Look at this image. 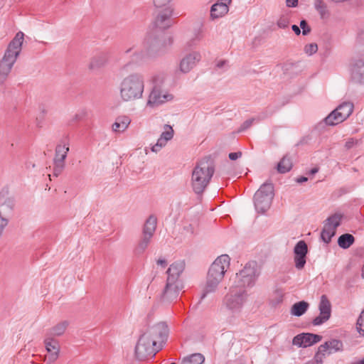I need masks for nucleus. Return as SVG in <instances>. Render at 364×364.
Here are the masks:
<instances>
[{
    "label": "nucleus",
    "mask_w": 364,
    "mask_h": 364,
    "mask_svg": "<svg viewBox=\"0 0 364 364\" xmlns=\"http://www.w3.org/2000/svg\"><path fill=\"white\" fill-rule=\"evenodd\" d=\"M256 267L255 262L247 263L244 268L236 274L232 285L243 289L254 286L258 276Z\"/></svg>",
    "instance_id": "7"
},
{
    "label": "nucleus",
    "mask_w": 364,
    "mask_h": 364,
    "mask_svg": "<svg viewBox=\"0 0 364 364\" xmlns=\"http://www.w3.org/2000/svg\"><path fill=\"white\" fill-rule=\"evenodd\" d=\"M183 288L181 282H171L166 281V286L161 294V299L164 301L171 302L176 299Z\"/></svg>",
    "instance_id": "19"
},
{
    "label": "nucleus",
    "mask_w": 364,
    "mask_h": 364,
    "mask_svg": "<svg viewBox=\"0 0 364 364\" xmlns=\"http://www.w3.org/2000/svg\"><path fill=\"white\" fill-rule=\"evenodd\" d=\"M317 50H318V46L315 43L307 44L304 47V51L309 55H311L316 53L317 52Z\"/></svg>",
    "instance_id": "39"
},
{
    "label": "nucleus",
    "mask_w": 364,
    "mask_h": 364,
    "mask_svg": "<svg viewBox=\"0 0 364 364\" xmlns=\"http://www.w3.org/2000/svg\"><path fill=\"white\" fill-rule=\"evenodd\" d=\"M132 48H129L128 50H126V53H129L131 50H132Z\"/></svg>",
    "instance_id": "59"
},
{
    "label": "nucleus",
    "mask_w": 364,
    "mask_h": 364,
    "mask_svg": "<svg viewBox=\"0 0 364 364\" xmlns=\"http://www.w3.org/2000/svg\"><path fill=\"white\" fill-rule=\"evenodd\" d=\"M360 364H364V358L360 360Z\"/></svg>",
    "instance_id": "58"
},
{
    "label": "nucleus",
    "mask_w": 364,
    "mask_h": 364,
    "mask_svg": "<svg viewBox=\"0 0 364 364\" xmlns=\"http://www.w3.org/2000/svg\"><path fill=\"white\" fill-rule=\"evenodd\" d=\"M214 173L215 163L210 156L203 158L196 164L191 176V186L195 193L203 194Z\"/></svg>",
    "instance_id": "1"
},
{
    "label": "nucleus",
    "mask_w": 364,
    "mask_h": 364,
    "mask_svg": "<svg viewBox=\"0 0 364 364\" xmlns=\"http://www.w3.org/2000/svg\"><path fill=\"white\" fill-rule=\"evenodd\" d=\"M335 234V230L331 229V227L324 225L321 233V237L325 243L328 244Z\"/></svg>",
    "instance_id": "35"
},
{
    "label": "nucleus",
    "mask_w": 364,
    "mask_h": 364,
    "mask_svg": "<svg viewBox=\"0 0 364 364\" xmlns=\"http://www.w3.org/2000/svg\"><path fill=\"white\" fill-rule=\"evenodd\" d=\"M157 264L162 266L163 267H166L167 265V262L165 259H159L156 261Z\"/></svg>",
    "instance_id": "51"
},
{
    "label": "nucleus",
    "mask_w": 364,
    "mask_h": 364,
    "mask_svg": "<svg viewBox=\"0 0 364 364\" xmlns=\"http://www.w3.org/2000/svg\"><path fill=\"white\" fill-rule=\"evenodd\" d=\"M68 326L69 322L68 321H63L48 329L46 337L60 336L64 334Z\"/></svg>",
    "instance_id": "26"
},
{
    "label": "nucleus",
    "mask_w": 364,
    "mask_h": 364,
    "mask_svg": "<svg viewBox=\"0 0 364 364\" xmlns=\"http://www.w3.org/2000/svg\"><path fill=\"white\" fill-rule=\"evenodd\" d=\"M173 39L168 37V40L164 38L160 34L149 33L146 38V43L149 50L154 52H159L171 45Z\"/></svg>",
    "instance_id": "14"
},
{
    "label": "nucleus",
    "mask_w": 364,
    "mask_h": 364,
    "mask_svg": "<svg viewBox=\"0 0 364 364\" xmlns=\"http://www.w3.org/2000/svg\"><path fill=\"white\" fill-rule=\"evenodd\" d=\"M289 18L285 16H281L277 21V26L281 28H287L289 26Z\"/></svg>",
    "instance_id": "43"
},
{
    "label": "nucleus",
    "mask_w": 364,
    "mask_h": 364,
    "mask_svg": "<svg viewBox=\"0 0 364 364\" xmlns=\"http://www.w3.org/2000/svg\"><path fill=\"white\" fill-rule=\"evenodd\" d=\"M228 63V61H227V60H220V61H219V62L217 63V65H217V67H218V68H223L225 65H226V63Z\"/></svg>",
    "instance_id": "53"
},
{
    "label": "nucleus",
    "mask_w": 364,
    "mask_h": 364,
    "mask_svg": "<svg viewBox=\"0 0 364 364\" xmlns=\"http://www.w3.org/2000/svg\"><path fill=\"white\" fill-rule=\"evenodd\" d=\"M300 28L302 30V35L303 36H307L311 33V28L309 26L307 21L304 19L301 20L300 21Z\"/></svg>",
    "instance_id": "41"
},
{
    "label": "nucleus",
    "mask_w": 364,
    "mask_h": 364,
    "mask_svg": "<svg viewBox=\"0 0 364 364\" xmlns=\"http://www.w3.org/2000/svg\"><path fill=\"white\" fill-rule=\"evenodd\" d=\"M354 105L352 102H344L332 111L323 121L326 125L334 126L345 121L353 113Z\"/></svg>",
    "instance_id": "10"
},
{
    "label": "nucleus",
    "mask_w": 364,
    "mask_h": 364,
    "mask_svg": "<svg viewBox=\"0 0 364 364\" xmlns=\"http://www.w3.org/2000/svg\"><path fill=\"white\" fill-rule=\"evenodd\" d=\"M355 237L350 233H344L338 237V245L342 249L349 248L355 242Z\"/></svg>",
    "instance_id": "30"
},
{
    "label": "nucleus",
    "mask_w": 364,
    "mask_h": 364,
    "mask_svg": "<svg viewBox=\"0 0 364 364\" xmlns=\"http://www.w3.org/2000/svg\"><path fill=\"white\" fill-rule=\"evenodd\" d=\"M292 168V162L288 156H284L277 164V171L280 173L289 172Z\"/></svg>",
    "instance_id": "33"
},
{
    "label": "nucleus",
    "mask_w": 364,
    "mask_h": 364,
    "mask_svg": "<svg viewBox=\"0 0 364 364\" xmlns=\"http://www.w3.org/2000/svg\"><path fill=\"white\" fill-rule=\"evenodd\" d=\"M108 61V58L106 55L102 54L92 58L89 68L91 70H98L104 67Z\"/></svg>",
    "instance_id": "31"
},
{
    "label": "nucleus",
    "mask_w": 364,
    "mask_h": 364,
    "mask_svg": "<svg viewBox=\"0 0 364 364\" xmlns=\"http://www.w3.org/2000/svg\"><path fill=\"white\" fill-rule=\"evenodd\" d=\"M162 345L154 346L152 340L146 333L140 336L136 346L135 356L138 360H144L149 356H154L161 349Z\"/></svg>",
    "instance_id": "9"
},
{
    "label": "nucleus",
    "mask_w": 364,
    "mask_h": 364,
    "mask_svg": "<svg viewBox=\"0 0 364 364\" xmlns=\"http://www.w3.org/2000/svg\"><path fill=\"white\" fill-rule=\"evenodd\" d=\"M274 185L271 181L264 183L254 196V205L257 213H264L269 209L274 196Z\"/></svg>",
    "instance_id": "6"
},
{
    "label": "nucleus",
    "mask_w": 364,
    "mask_h": 364,
    "mask_svg": "<svg viewBox=\"0 0 364 364\" xmlns=\"http://www.w3.org/2000/svg\"><path fill=\"white\" fill-rule=\"evenodd\" d=\"M308 181V178L306 176H301L296 179V181L299 183H301Z\"/></svg>",
    "instance_id": "52"
},
{
    "label": "nucleus",
    "mask_w": 364,
    "mask_h": 364,
    "mask_svg": "<svg viewBox=\"0 0 364 364\" xmlns=\"http://www.w3.org/2000/svg\"><path fill=\"white\" fill-rule=\"evenodd\" d=\"M119 95L123 102H134L143 96L144 78L140 73H132L124 77L119 84Z\"/></svg>",
    "instance_id": "4"
},
{
    "label": "nucleus",
    "mask_w": 364,
    "mask_h": 364,
    "mask_svg": "<svg viewBox=\"0 0 364 364\" xmlns=\"http://www.w3.org/2000/svg\"><path fill=\"white\" fill-rule=\"evenodd\" d=\"M254 119H249L245 121L240 127V131H244L250 127L254 122Z\"/></svg>",
    "instance_id": "45"
},
{
    "label": "nucleus",
    "mask_w": 364,
    "mask_h": 364,
    "mask_svg": "<svg viewBox=\"0 0 364 364\" xmlns=\"http://www.w3.org/2000/svg\"><path fill=\"white\" fill-rule=\"evenodd\" d=\"M353 364H360V361L359 362H357V363H354Z\"/></svg>",
    "instance_id": "60"
},
{
    "label": "nucleus",
    "mask_w": 364,
    "mask_h": 364,
    "mask_svg": "<svg viewBox=\"0 0 364 364\" xmlns=\"http://www.w3.org/2000/svg\"><path fill=\"white\" fill-rule=\"evenodd\" d=\"M341 215L335 213L326 220L324 225L331 227V229L336 230L341 224Z\"/></svg>",
    "instance_id": "34"
},
{
    "label": "nucleus",
    "mask_w": 364,
    "mask_h": 364,
    "mask_svg": "<svg viewBox=\"0 0 364 364\" xmlns=\"http://www.w3.org/2000/svg\"><path fill=\"white\" fill-rule=\"evenodd\" d=\"M44 344L47 352L49 353L46 358L48 363H54L59 357L60 344L58 340L51 337H46Z\"/></svg>",
    "instance_id": "20"
},
{
    "label": "nucleus",
    "mask_w": 364,
    "mask_h": 364,
    "mask_svg": "<svg viewBox=\"0 0 364 364\" xmlns=\"http://www.w3.org/2000/svg\"><path fill=\"white\" fill-rule=\"evenodd\" d=\"M185 262L180 260L172 263L166 271L167 279L171 282H181L180 276L185 269Z\"/></svg>",
    "instance_id": "23"
},
{
    "label": "nucleus",
    "mask_w": 364,
    "mask_h": 364,
    "mask_svg": "<svg viewBox=\"0 0 364 364\" xmlns=\"http://www.w3.org/2000/svg\"><path fill=\"white\" fill-rule=\"evenodd\" d=\"M319 315L314 318L312 324L319 326L326 322L331 315V304L326 295H322L318 306Z\"/></svg>",
    "instance_id": "15"
},
{
    "label": "nucleus",
    "mask_w": 364,
    "mask_h": 364,
    "mask_svg": "<svg viewBox=\"0 0 364 364\" xmlns=\"http://www.w3.org/2000/svg\"><path fill=\"white\" fill-rule=\"evenodd\" d=\"M358 142V140L354 139L353 138H350L346 142L345 147L346 149H350L356 145Z\"/></svg>",
    "instance_id": "46"
},
{
    "label": "nucleus",
    "mask_w": 364,
    "mask_h": 364,
    "mask_svg": "<svg viewBox=\"0 0 364 364\" xmlns=\"http://www.w3.org/2000/svg\"><path fill=\"white\" fill-rule=\"evenodd\" d=\"M350 80L356 84H364V61L355 60L350 65Z\"/></svg>",
    "instance_id": "21"
},
{
    "label": "nucleus",
    "mask_w": 364,
    "mask_h": 364,
    "mask_svg": "<svg viewBox=\"0 0 364 364\" xmlns=\"http://www.w3.org/2000/svg\"><path fill=\"white\" fill-rule=\"evenodd\" d=\"M318 171V168L315 167L310 170L309 174L314 175V174L316 173Z\"/></svg>",
    "instance_id": "55"
},
{
    "label": "nucleus",
    "mask_w": 364,
    "mask_h": 364,
    "mask_svg": "<svg viewBox=\"0 0 364 364\" xmlns=\"http://www.w3.org/2000/svg\"><path fill=\"white\" fill-rule=\"evenodd\" d=\"M164 81V77L161 75H155L152 77L153 87L149 96L147 105L151 106L159 105L173 99L172 95L163 92L162 85Z\"/></svg>",
    "instance_id": "8"
},
{
    "label": "nucleus",
    "mask_w": 364,
    "mask_h": 364,
    "mask_svg": "<svg viewBox=\"0 0 364 364\" xmlns=\"http://www.w3.org/2000/svg\"><path fill=\"white\" fill-rule=\"evenodd\" d=\"M204 361V355L196 353L183 358L180 364H203Z\"/></svg>",
    "instance_id": "32"
},
{
    "label": "nucleus",
    "mask_w": 364,
    "mask_h": 364,
    "mask_svg": "<svg viewBox=\"0 0 364 364\" xmlns=\"http://www.w3.org/2000/svg\"><path fill=\"white\" fill-rule=\"evenodd\" d=\"M171 1V0H154V4L156 8H164L168 6L167 4Z\"/></svg>",
    "instance_id": "44"
},
{
    "label": "nucleus",
    "mask_w": 364,
    "mask_h": 364,
    "mask_svg": "<svg viewBox=\"0 0 364 364\" xmlns=\"http://www.w3.org/2000/svg\"><path fill=\"white\" fill-rule=\"evenodd\" d=\"M231 3V0H220L214 4L210 9V16L213 18H218L223 16L228 11V4Z\"/></svg>",
    "instance_id": "25"
},
{
    "label": "nucleus",
    "mask_w": 364,
    "mask_h": 364,
    "mask_svg": "<svg viewBox=\"0 0 364 364\" xmlns=\"http://www.w3.org/2000/svg\"><path fill=\"white\" fill-rule=\"evenodd\" d=\"M69 151V146L67 144H58L55 150L53 163L65 164V160Z\"/></svg>",
    "instance_id": "27"
},
{
    "label": "nucleus",
    "mask_w": 364,
    "mask_h": 364,
    "mask_svg": "<svg viewBox=\"0 0 364 364\" xmlns=\"http://www.w3.org/2000/svg\"><path fill=\"white\" fill-rule=\"evenodd\" d=\"M357 329L360 335L364 336V310L361 312L357 320Z\"/></svg>",
    "instance_id": "38"
},
{
    "label": "nucleus",
    "mask_w": 364,
    "mask_h": 364,
    "mask_svg": "<svg viewBox=\"0 0 364 364\" xmlns=\"http://www.w3.org/2000/svg\"><path fill=\"white\" fill-rule=\"evenodd\" d=\"M343 343L338 339H331V341H326L323 344L318 347V351L315 355L317 362H321L323 357L325 355L326 352L333 353L343 350Z\"/></svg>",
    "instance_id": "16"
},
{
    "label": "nucleus",
    "mask_w": 364,
    "mask_h": 364,
    "mask_svg": "<svg viewBox=\"0 0 364 364\" xmlns=\"http://www.w3.org/2000/svg\"><path fill=\"white\" fill-rule=\"evenodd\" d=\"M309 304L305 301L295 303L291 308V314L295 316H301L306 313Z\"/></svg>",
    "instance_id": "29"
},
{
    "label": "nucleus",
    "mask_w": 364,
    "mask_h": 364,
    "mask_svg": "<svg viewBox=\"0 0 364 364\" xmlns=\"http://www.w3.org/2000/svg\"><path fill=\"white\" fill-rule=\"evenodd\" d=\"M242 156L241 151L231 152L229 154L228 157L230 160L235 161Z\"/></svg>",
    "instance_id": "47"
},
{
    "label": "nucleus",
    "mask_w": 364,
    "mask_h": 364,
    "mask_svg": "<svg viewBox=\"0 0 364 364\" xmlns=\"http://www.w3.org/2000/svg\"><path fill=\"white\" fill-rule=\"evenodd\" d=\"M157 225V219L156 218L151 215L146 220L143 231H142V237L139 240L137 246L134 250V252L136 255H141L144 253L145 250L147 248L151 237H153Z\"/></svg>",
    "instance_id": "11"
},
{
    "label": "nucleus",
    "mask_w": 364,
    "mask_h": 364,
    "mask_svg": "<svg viewBox=\"0 0 364 364\" xmlns=\"http://www.w3.org/2000/svg\"><path fill=\"white\" fill-rule=\"evenodd\" d=\"M230 257L228 255H222L212 263L208 272L206 284L200 296L199 302H200L208 293L214 292L216 290L230 266Z\"/></svg>",
    "instance_id": "2"
},
{
    "label": "nucleus",
    "mask_w": 364,
    "mask_h": 364,
    "mask_svg": "<svg viewBox=\"0 0 364 364\" xmlns=\"http://www.w3.org/2000/svg\"><path fill=\"white\" fill-rule=\"evenodd\" d=\"M42 113H43V115H42V117H43V118L44 114L46 113V110H45L44 109H42Z\"/></svg>",
    "instance_id": "57"
},
{
    "label": "nucleus",
    "mask_w": 364,
    "mask_h": 364,
    "mask_svg": "<svg viewBox=\"0 0 364 364\" xmlns=\"http://www.w3.org/2000/svg\"><path fill=\"white\" fill-rule=\"evenodd\" d=\"M308 247L305 241H299L294 248L295 267L298 269H302L306 262Z\"/></svg>",
    "instance_id": "17"
},
{
    "label": "nucleus",
    "mask_w": 364,
    "mask_h": 364,
    "mask_svg": "<svg viewBox=\"0 0 364 364\" xmlns=\"http://www.w3.org/2000/svg\"><path fill=\"white\" fill-rule=\"evenodd\" d=\"M286 4L288 7H296L298 5V0H286Z\"/></svg>",
    "instance_id": "48"
},
{
    "label": "nucleus",
    "mask_w": 364,
    "mask_h": 364,
    "mask_svg": "<svg viewBox=\"0 0 364 364\" xmlns=\"http://www.w3.org/2000/svg\"><path fill=\"white\" fill-rule=\"evenodd\" d=\"M166 143L167 141L160 136V138L157 140L156 144L151 147V151L153 152L157 153L161 149L162 147L165 146Z\"/></svg>",
    "instance_id": "40"
},
{
    "label": "nucleus",
    "mask_w": 364,
    "mask_h": 364,
    "mask_svg": "<svg viewBox=\"0 0 364 364\" xmlns=\"http://www.w3.org/2000/svg\"><path fill=\"white\" fill-rule=\"evenodd\" d=\"M247 296L248 294L245 289L232 285L223 299V305L232 313L240 312Z\"/></svg>",
    "instance_id": "5"
},
{
    "label": "nucleus",
    "mask_w": 364,
    "mask_h": 364,
    "mask_svg": "<svg viewBox=\"0 0 364 364\" xmlns=\"http://www.w3.org/2000/svg\"><path fill=\"white\" fill-rule=\"evenodd\" d=\"M43 120V117H41V118L37 117V118H36V121H37V126H38V127H41L42 126Z\"/></svg>",
    "instance_id": "54"
},
{
    "label": "nucleus",
    "mask_w": 364,
    "mask_h": 364,
    "mask_svg": "<svg viewBox=\"0 0 364 364\" xmlns=\"http://www.w3.org/2000/svg\"><path fill=\"white\" fill-rule=\"evenodd\" d=\"M154 21V26L156 29L161 31L170 28L173 23L171 17L174 15L173 9L171 6L160 8Z\"/></svg>",
    "instance_id": "13"
},
{
    "label": "nucleus",
    "mask_w": 364,
    "mask_h": 364,
    "mask_svg": "<svg viewBox=\"0 0 364 364\" xmlns=\"http://www.w3.org/2000/svg\"><path fill=\"white\" fill-rule=\"evenodd\" d=\"M23 36V33L18 31L7 46L3 58L0 61V85L6 80L21 51Z\"/></svg>",
    "instance_id": "3"
},
{
    "label": "nucleus",
    "mask_w": 364,
    "mask_h": 364,
    "mask_svg": "<svg viewBox=\"0 0 364 364\" xmlns=\"http://www.w3.org/2000/svg\"><path fill=\"white\" fill-rule=\"evenodd\" d=\"M53 175L55 177L58 176L65 168V164L61 163H53Z\"/></svg>",
    "instance_id": "42"
},
{
    "label": "nucleus",
    "mask_w": 364,
    "mask_h": 364,
    "mask_svg": "<svg viewBox=\"0 0 364 364\" xmlns=\"http://www.w3.org/2000/svg\"><path fill=\"white\" fill-rule=\"evenodd\" d=\"M314 6L316 11L320 14L321 18H325L328 16V11L326 3L322 0H315Z\"/></svg>",
    "instance_id": "36"
},
{
    "label": "nucleus",
    "mask_w": 364,
    "mask_h": 364,
    "mask_svg": "<svg viewBox=\"0 0 364 364\" xmlns=\"http://www.w3.org/2000/svg\"><path fill=\"white\" fill-rule=\"evenodd\" d=\"M14 205V198L9 196L7 191L0 192L1 218H6V216L12 212Z\"/></svg>",
    "instance_id": "22"
},
{
    "label": "nucleus",
    "mask_w": 364,
    "mask_h": 364,
    "mask_svg": "<svg viewBox=\"0 0 364 364\" xmlns=\"http://www.w3.org/2000/svg\"><path fill=\"white\" fill-rule=\"evenodd\" d=\"M152 340L154 346L164 343L168 334V326L165 322H159L149 327L144 332Z\"/></svg>",
    "instance_id": "12"
},
{
    "label": "nucleus",
    "mask_w": 364,
    "mask_h": 364,
    "mask_svg": "<svg viewBox=\"0 0 364 364\" xmlns=\"http://www.w3.org/2000/svg\"><path fill=\"white\" fill-rule=\"evenodd\" d=\"M164 127L165 129H168V130L163 132L161 134V137L168 141L171 140L173 136V129L170 125L168 124H166Z\"/></svg>",
    "instance_id": "37"
},
{
    "label": "nucleus",
    "mask_w": 364,
    "mask_h": 364,
    "mask_svg": "<svg viewBox=\"0 0 364 364\" xmlns=\"http://www.w3.org/2000/svg\"><path fill=\"white\" fill-rule=\"evenodd\" d=\"M201 38H202V36H201V34L200 33H198L192 41H194L196 40L200 41Z\"/></svg>",
    "instance_id": "56"
},
{
    "label": "nucleus",
    "mask_w": 364,
    "mask_h": 364,
    "mask_svg": "<svg viewBox=\"0 0 364 364\" xmlns=\"http://www.w3.org/2000/svg\"><path fill=\"white\" fill-rule=\"evenodd\" d=\"M291 29L295 33V34L297 35V36L300 35L301 33V28H300V26H298L294 24L291 26Z\"/></svg>",
    "instance_id": "50"
},
{
    "label": "nucleus",
    "mask_w": 364,
    "mask_h": 364,
    "mask_svg": "<svg viewBox=\"0 0 364 364\" xmlns=\"http://www.w3.org/2000/svg\"><path fill=\"white\" fill-rule=\"evenodd\" d=\"M87 114L86 111L82 110L80 113L75 114V119L77 120H81Z\"/></svg>",
    "instance_id": "49"
},
{
    "label": "nucleus",
    "mask_w": 364,
    "mask_h": 364,
    "mask_svg": "<svg viewBox=\"0 0 364 364\" xmlns=\"http://www.w3.org/2000/svg\"><path fill=\"white\" fill-rule=\"evenodd\" d=\"M321 339L322 336L320 335L311 333H302L294 337L292 343L299 347L306 348L319 342Z\"/></svg>",
    "instance_id": "18"
},
{
    "label": "nucleus",
    "mask_w": 364,
    "mask_h": 364,
    "mask_svg": "<svg viewBox=\"0 0 364 364\" xmlns=\"http://www.w3.org/2000/svg\"><path fill=\"white\" fill-rule=\"evenodd\" d=\"M200 60V55L198 52H193L186 55L180 63V70L182 73H188Z\"/></svg>",
    "instance_id": "24"
},
{
    "label": "nucleus",
    "mask_w": 364,
    "mask_h": 364,
    "mask_svg": "<svg viewBox=\"0 0 364 364\" xmlns=\"http://www.w3.org/2000/svg\"><path fill=\"white\" fill-rule=\"evenodd\" d=\"M130 122L131 120L128 117L119 116L116 119L115 122L113 124L112 129L115 132H123L127 129Z\"/></svg>",
    "instance_id": "28"
}]
</instances>
